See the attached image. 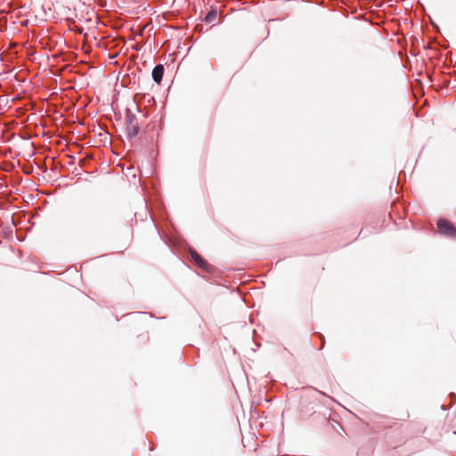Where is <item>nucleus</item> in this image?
I'll return each instance as SVG.
<instances>
[{
  "instance_id": "3",
  "label": "nucleus",
  "mask_w": 456,
  "mask_h": 456,
  "mask_svg": "<svg viewBox=\"0 0 456 456\" xmlns=\"http://www.w3.org/2000/svg\"><path fill=\"white\" fill-rule=\"evenodd\" d=\"M164 75V67L161 64L156 65L152 70L153 80L159 84Z\"/></svg>"
},
{
  "instance_id": "5",
  "label": "nucleus",
  "mask_w": 456,
  "mask_h": 456,
  "mask_svg": "<svg viewBox=\"0 0 456 456\" xmlns=\"http://www.w3.org/2000/svg\"><path fill=\"white\" fill-rule=\"evenodd\" d=\"M217 16V11L212 10L210 11L205 17V20L208 23L214 22Z\"/></svg>"
},
{
  "instance_id": "4",
  "label": "nucleus",
  "mask_w": 456,
  "mask_h": 456,
  "mask_svg": "<svg viewBox=\"0 0 456 456\" xmlns=\"http://www.w3.org/2000/svg\"><path fill=\"white\" fill-rule=\"evenodd\" d=\"M191 256L197 265H199L201 268L207 269V265H208L207 263L198 253L191 250Z\"/></svg>"
},
{
  "instance_id": "1",
  "label": "nucleus",
  "mask_w": 456,
  "mask_h": 456,
  "mask_svg": "<svg viewBox=\"0 0 456 456\" xmlns=\"http://www.w3.org/2000/svg\"><path fill=\"white\" fill-rule=\"evenodd\" d=\"M36 8H40L42 13H37V16H41L42 19L47 20L54 17V11L52 9L53 2H35Z\"/></svg>"
},
{
  "instance_id": "2",
  "label": "nucleus",
  "mask_w": 456,
  "mask_h": 456,
  "mask_svg": "<svg viewBox=\"0 0 456 456\" xmlns=\"http://www.w3.org/2000/svg\"><path fill=\"white\" fill-rule=\"evenodd\" d=\"M437 229L439 232L447 237L456 236V228L447 220L440 219L437 223Z\"/></svg>"
}]
</instances>
